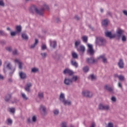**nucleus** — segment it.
Returning <instances> with one entry per match:
<instances>
[{"label": "nucleus", "instance_id": "nucleus-1", "mask_svg": "<svg viewBox=\"0 0 127 127\" xmlns=\"http://www.w3.org/2000/svg\"><path fill=\"white\" fill-rule=\"evenodd\" d=\"M44 9H49V6L47 4H44L43 7L41 9H38V8L35 5H32L30 8V11L31 12H33V11H36L37 14L39 15H43Z\"/></svg>", "mask_w": 127, "mask_h": 127}, {"label": "nucleus", "instance_id": "nucleus-2", "mask_svg": "<svg viewBox=\"0 0 127 127\" xmlns=\"http://www.w3.org/2000/svg\"><path fill=\"white\" fill-rule=\"evenodd\" d=\"M8 70L10 75H12L13 73H14V71H15V68L12 67L11 64L9 62H7L4 66L3 68L4 73L7 72Z\"/></svg>", "mask_w": 127, "mask_h": 127}, {"label": "nucleus", "instance_id": "nucleus-3", "mask_svg": "<svg viewBox=\"0 0 127 127\" xmlns=\"http://www.w3.org/2000/svg\"><path fill=\"white\" fill-rule=\"evenodd\" d=\"M81 44V41H76L75 42V47L79 53H84L86 51L85 46Z\"/></svg>", "mask_w": 127, "mask_h": 127}, {"label": "nucleus", "instance_id": "nucleus-4", "mask_svg": "<svg viewBox=\"0 0 127 127\" xmlns=\"http://www.w3.org/2000/svg\"><path fill=\"white\" fill-rule=\"evenodd\" d=\"M81 95L83 96V97H87V98H92V97H93V93L88 89L82 90Z\"/></svg>", "mask_w": 127, "mask_h": 127}, {"label": "nucleus", "instance_id": "nucleus-5", "mask_svg": "<svg viewBox=\"0 0 127 127\" xmlns=\"http://www.w3.org/2000/svg\"><path fill=\"white\" fill-rule=\"evenodd\" d=\"M106 40L102 37H97L96 39V44L97 45H104L106 43Z\"/></svg>", "mask_w": 127, "mask_h": 127}, {"label": "nucleus", "instance_id": "nucleus-6", "mask_svg": "<svg viewBox=\"0 0 127 127\" xmlns=\"http://www.w3.org/2000/svg\"><path fill=\"white\" fill-rule=\"evenodd\" d=\"M39 110L43 116H46V115H47V108L45 105H40Z\"/></svg>", "mask_w": 127, "mask_h": 127}, {"label": "nucleus", "instance_id": "nucleus-7", "mask_svg": "<svg viewBox=\"0 0 127 127\" xmlns=\"http://www.w3.org/2000/svg\"><path fill=\"white\" fill-rule=\"evenodd\" d=\"M87 54L89 55H94L95 51L93 49V45L90 44H87Z\"/></svg>", "mask_w": 127, "mask_h": 127}, {"label": "nucleus", "instance_id": "nucleus-8", "mask_svg": "<svg viewBox=\"0 0 127 127\" xmlns=\"http://www.w3.org/2000/svg\"><path fill=\"white\" fill-rule=\"evenodd\" d=\"M125 31L121 28H118L116 30V33L114 34L115 38L117 37V38H120L124 34Z\"/></svg>", "mask_w": 127, "mask_h": 127}, {"label": "nucleus", "instance_id": "nucleus-9", "mask_svg": "<svg viewBox=\"0 0 127 127\" xmlns=\"http://www.w3.org/2000/svg\"><path fill=\"white\" fill-rule=\"evenodd\" d=\"M99 109L100 110H104L105 111H110V106L103 104H99Z\"/></svg>", "mask_w": 127, "mask_h": 127}, {"label": "nucleus", "instance_id": "nucleus-10", "mask_svg": "<svg viewBox=\"0 0 127 127\" xmlns=\"http://www.w3.org/2000/svg\"><path fill=\"white\" fill-rule=\"evenodd\" d=\"M64 83L66 86H70L71 84H72V80H71V78L69 77H65L64 80Z\"/></svg>", "mask_w": 127, "mask_h": 127}, {"label": "nucleus", "instance_id": "nucleus-11", "mask_svg": "<svg viewBox=\"0 0 127 127\" xmlns=\"http://www.w3.org/2000/svg\"><path fill=\"white\" fill-rule=\"evenodd\" d=\"M19 76L22 80H24V79H26V78H27V75H26V73H25V72L23 71L19 72Z\"/></svg>", "mask_w": 127, "mask_h": 127}, {"label": "nucleus", "instance_id": "nucleus-12", "mask_svg": "<svg viewBox=\"0 0 127 127\" xmlns=\"http://www.w3.org/2000/svg\"><path fill=\"white\" fill-rule=\"evenodd\" d=\"M65 100L66 98H65V93L63 92L61 93L59 97V100L60 102L63 103Z\"/></svg>", "mask_w": 127, "mask_h": 127}, {"label": "nucleus", "instance_id": "nucleus-13", "mask_svg": "<svg viewBox=\"0 0 127 127\" xmlns=\"http://www.w3.org/2000/svg\"><path fill=\"white\" fill-rule=\"evenodd\" d=\"M98 59L99 60H102L103 63H108V60L107 59V58H106V55H102L98 57Z\"/></svg>", "mask_w": 127, "mask_h": 127}, {"label": "nucleus", "instance_id": "nucleus-14", "mask_svg": "<svg viewBox=\"0 0 127 127\" xmlns=\"http://www.w3.org/2000/svg\"><path fill=\"white\" fill-rule=\"evenodd\" d=\"M64 74V75H66L67 74H68V75H73L74 74V72L72 71V70L69 69V68H66L64 70L63 72Z\"/></svg>", "mask_w": 127, "mask_h": 127}, {"label": "nucleus", "instance_id": "nucleus-15", "mask_svg": "<svg viewBox=\"0 0 127 127\" xmlns=\"http://www.w3.org/2000/svg\"><path fill=\"white\" fill-rule=\"evenodd\" d=\"M70 63L72 66L75 67V68H78V67H79V64H78V63L76 61V60L74 59L71 60Z\"/></svg>", "mask_w": 127, "mask_h": 127}, {"label": "nucleus", "instance_id": "nucleus-16", "mask_svg": "<svg viewBox=\"0 0 127 127\" xmlns=\"http://www.w3.org/2000/svg\"><path fill=\"white\" fill-rule=\"evenodd\" d=\"M105 35L107 37H109V38H115V34H112V32H106Z\"/></svg>", "mask_w": 127, "mask_h": 127}, {"label": "nucleus", "instance_id": "nucleus-17", "mask_svg": "<svg viewBox=\"0 0 127 127\" xmlns=\"http://www.w3.org/2000/svg\"><path fill=\"white\" fill-rule=\"evenodd\" d=\"M32 87V84L31 83H28L25 87V90L27 92H30V88Z\"/></svg>", "mask_w": 127, "mask_h": 127}, {"label": "nucleus", "instance_id": "nucleus-18", "mask_svg": "<svg viewBox=\"0 0 127 127\" xmlns=\"http://www.w3.org/2000/svg\"><path fill=\"white\" fill-rule=\"evenodd\" d=\"M118 67L120 68V69H123L125 67V63H124V61L122 60H120L118 62Z\"/></svg>", "mask_w": 127, "mask_h": 127}, {"label": "nucleus", "instance_id": "nucleus-19", "mask_svg": "<svg viewBox=\"0 0 127 127\" xmlns=\"http://www.w3.org/2000/svg\"><path fill=\"white\" fill-rule=\"evenodd\" d=\"M105 89H106V90H107V91H109V92H110L111 93H113V92H114V88L110 86V85H106L105 86Z\"/></svg>", "mask_w": 127, "mask_h": 127}, {"label": "nucleus", "instance_id": "nucleus-20", "mask_svg": "<svg viewBox=\"0 0 127 127\" xmlns=\"http://www.w3.org/2000/svg\"><path fill=\"white\" fill-rule=\"evenodd\" d=\"M64 106H71L72 102L70 100H66L64 101L63 103Z\"/></svg>", "mask_w": 127, "mask_h": 127}, {"label": "nucleus", "instance_id": "nucleus-21", "mask_svg": "<svg viewBox=\"0 0 127 127\" xmlns=\"http://www.w3.org/2000/svg\"><path fill=\"white\" fill-rule=\"evenodd\" d=\"M36 121H37V117L35 115L32 117L31 121L29 120V119L28 120L29 123H36Z\"/></svg>", "mask_w": 127, "mask_h": 127}, {"label": "nucleus", "instance_id": "nucleus-22", "mask_svg": "<svg viewBox=\"0 0 127 127\" xmlns=\"http://www.w3.org/2000/svg\"><path fill=\"white\" fill-rule=\"evenodd\" d=\"M31 73H38V72H39V68H38V67H32L31 68Z\"/></svg>", "mask_w": 127, "mask_h": 127}, {"label": "nucleus", "instance_id": "nucleus-23", "mask_svg": "<svg viewBox=\"0 0 127 127\" xmlns=\"http://www.w3.org/2000/svg\"><path fill=\"white\" fill-rule=\"evenodd\" d=\"M57 44H56V41H52L50 42V46L52 48H55Z\"/></svg>", "mask_w": 127, "mask_h": 127}, {"label": "nucleus", "instance_id": "nucleus-24", "mask_svg": "<svg viewBox=\"0 0 127 127\" xmlns=\"http://www.w3.org/2000/svg\"><path fill=\"white\" fill-rule=\"evenodd\" d=\"M38 97L40 99H43V98L44 97V93H43V92L42 91L38 92Z\"/></svg>", "mask_w": 127, "mask_h": 127}, {"label": "nucleus", "instance_id": "nucleus-25", "mask_svg": "<svg viewBox=\"0 0 127 127\" xmlns=\"http://www.w3.org/2000/svg\"><path fill=\"white\" fill-rule=\"evenodd\" d=\"M120 37H121V40L123 42H126V41L127 40V35L123 34Z\"/></svg>", "mask_w": 127, "mask_h": 127}, {"label": "nucleus", "instance_id": "nucleus-26", "mask_svg": "<svg viewBox=\"0 0 127 127\" xmlns=\"http://www.w3.org/2000/svg\"><path fill=\"white\" fill-rule=\"evenodd\" d=\"M21 96L22 99L24 100V101H27L28 100V97L26 96V94L24 93H21Z\"/></svg>", "mask_w": 127, "mask_h": 127}, {"label": "nucleus", "instance_id": "nucleus-27", "mask_svg": "<svg viewBox=\"0 0 127 127\" xmlns=\"http://www.w3.org/2000/svg\"><path fill=\"white\" fill-rule=\"evenodd\" d=\"M22 38L24 40H28V36L25 33H23L21 34Z\"/></svg>", "mask_w": 127, "mask_h": 127}, {"label": "nucleus", "instance_id": "nucleus-28", "mask_svg": "<svg viewBox=\"0 0 127 127\" xmlns=\"http://www.w3.org/2000/svg\"><path fill=\"white\" fill-rule=\"evenodd\" d=\"M6 124L8 126H11V125H12V120L10 118H8L6 121Z\"/></svg>", "mask_w": 127, "mask_h": 127}, {"label": "nucleus", "instance_id": "nucleus-29", "mask_svg": "<svg viewBox=\"0 0 127 127\" xmlns=\"http://www.w3.org/2000/svg\"><path fill=\"white\" fill-rule=\"evenodd\" d=\"M16 30L17 32H21L22 30V27L21 25H17L16 26Z\"/></svg>", "mask_w": 127, "mask_h": 127}, {"label": "nucleus", "instance_id": "nucleus-30", "mask_svg": "<svg viewBox=\"0 0 127 127\" xmlns=\"http://www.w3.org/2000/svg\"><path fill=\"white\" fill-rule=\"evenodd\" d=\"M109 24V20L108 19H105L102 21V24L104 26H107V24Z\"/></svg>", "mask_w": 127, "mask_h": 127}, {"label": "nucleus", "instance_id": "nucleus-31", "mask_svg": "<svg viewBox=\"0 0 127 127\" xmlns=\"http://www.w3.org/2000/svg\"><path fill=\"white\" fill-rule=\"evenodd\" d=\"M70 80L72 83H73V82H76V81L78 80V76H77V75L73 76L72 77L70 78Z\"/></svg>", "mask_w": 127, "mask_h": 127}, {"label": "nucleus", "instance_id": "nucleus-32", "mask_svg": "<svg viewBox=\"0 0 127 127\" xmlns=\"http://www.w3.org/2000/svg\"><path fill=\"white\" fill-rule=\"evenodd\" d=\"M41 56L42 58L43 59H45L47 57V53L46 52H42L41 53Z\"/></svg>", "mask_w": 127, "mask_h": 127}, {"label": "nucleus", "instance_id": "nucleus-33", "mask_svg": "<svg viewBox=\"0 0 127 127\" xmlns=\"http://www.w3.org/2000/svg\"><path fill=\"white\" fill-rule=\"evenodd\" d=\"M93 58L86 59V62H87L88 64H93Z\"/></svg>", "mask_w": 127, "mask_h": 127}, {"label": "nucleus", "instance_id": "nucleus-34", "mask_svg": "<svg viewBox=\"0 0 127 127\" xmlns=\"http://www.w3.org/2000/svg\"><path fill=\"white\" fill-rule=\"evenodd\" d=\"M115 77H117L118 78H119V80H120L121 81H124V80H125V77L123 75L119 76V75L118 74H115Z\"/></svg>", "mask_w": 127, "mask_h": 127}, {"label": "nucleus", "instance_id": "nucleus-35", "mask_svg": "<svg viewBox=\"0 0 127 127\" xmlns=\"http://www.w3.org/2000/svg\"><path fill=\"white\" fill-rule=\"evenodd\" d=\"M72 56L73 58L74 59H78V54H77L76 52H72Z\"/></svg>", "mask_w": 127, "mask_h": 127}, {"label": "nucleus", "instance_id": "nucleus-36", "mask_svg": "<svg viewBox=\"0 0 127 127\" xmlns=\"http://www.w3.org/2000/svg\"><path fill=\"white\" fill-rule=\"evenodd\" d=\"M59 110L55 109L53 110V114L54 116H58L59 115Z\"/></svg>", "mask_w": 127, "mask_h": 127}, {"label": "nucleus", "instance_id": "nucleus-37", "mask_svg": "<svg viewBox=\"0 0 127 127\" xmlns=\"http://www.w3.org/2000/svg\"><path fill=\"white\" fill-rule=\"evenodd\" d=\"M82 41L84 43H86L88 41V37L86 36H83L82 37Z\"/></svg>", "mask_w": 127, "mask_h": 127}, {"label": "nucleus", "instance_id": "nucleus-38", "mask_svg": "<svg viewBox=\"0 0 127 127\" xmlns=\"http://www.w3.org/2000/svg\"><path fill=\"white\" fill-rule=\"evenodd\" d=\"M106 127H114V123L113 122H109Z\"/></svg>", "mask_w": 127, "mask_h": 127}, {"label": "nucleus", "instance_id": "nucleus-39", "mask_svg": "<svg viewBox=\"0 0 127 127\" xmlns=\"http://www.w3.org/2000/svg\"><path fill=\"white\" fill-rule=\"evenodd\" d=\"M21 62V61H20V60L19 59H17L16 58L14 60V63H15V64H18L19 63H20Z\"/></svg>", "mask_w": 127, "mask_h": 127}, {"label": "nucleus", "instance_id": "nucleus-40", "mask_svg": "<svg viewBox=\"0 0 127 127\" xmlns=\"http://www.w3.org/2000/svg\"><path fill=\"white\" fill-rule=\"evenodd\" d=\"M9 111L11 114H14L15 113V109L14 108H11L9 109Z\"/></svg>", "mask_w": 127, "mask_h": 127}, {"label": "nucleus", "instance_id": "nucleus-41", "mask_svg": "<svg viewBox=\"0 0 127 127\" xmlns=\"http://www.w3.org/2000/svg\"><path fill=\"white\" fill-rule=\"evenodd\" d=\"M89 78L91 79V80H92V81H94V80H96L97 77L95 75L91 74L90 75Z\"/></svg>", "mask_w": 127, "mask_h": 127}, {"label": "nucleus", "instance_id": "nucleus-42", "mask_svg": "<svg viewBox=\"0 0 127 127\" xmlns=\"http://www.w3.org/2000/svg\"><path fill=\"white\" fill-rule=\"evenodd\" d=\"M99 58L97 59H94L93 58L92 60V64H96V63H98V60H100V59H98Z\"/></svg>", "mask_w": 127, "mask_h": 127}, {"label": "nucleus", "instance_id": "nucleus-43", "mask_svg": "<svg viewBox=\"0 0 127 127\" xmlns=\"http://www.w3.org/2000/svg\"><path fill=\"white\" fill-rule=\"evenodd\" d=\"M111 101L112 103H116V102H117V97L115 96H112L111 97Z\"/></svg>", "mask_w": 127, "mask_h": 127}, {"label": "nucleus", "instance_id": "nucleus-44", "mask_svg": "<svg viewBox=\"0 0 127 127\" xmlns=\"http://www.w3.org/2000/svg\"><path fill=\"white\" fill-rule=\"evenodd\" d=\"M16 33H17V31H11L10 34L11 36H15V35H16Z\"/></svg>", "mask_w": 127, "mask_h": 127}, {"label": "nucleus", "instance_id": "nucleus-45", "mask_svg": "<svg viewBox=\"0 0 127 127\" xmlns=\"http://www.w3.org/2000/svg\"><path fill=\"white\" fill-rule=\"evenodd\" d=\"M83 72H88L89 71V67L88 66H84L83 68Z\"/></svg>", "mask_w": 127, "mask_h": 127}, {"label": "nucleus", "instance_id": "nucleus-46", "mask_svg": "<svg viewBox=\"0 0 127 127\" xmlns=\"http://www.w3.org/2000/svg\"><path fill=\"white\" fill-rule=\"evenodd\" d=\"M47 47L46 46V45H45V44H43L41 46V49L42 50H46V49H47Z\"/></svg>", "mask_w": 127, "mask_h": 127}, {"label": "nucleus", "instance_id": "nucleus-47", "mask_svg": "<svg viewBox=\"0 0 127 127\" xmlns=\"http://www.w3.org/2000/svg\"><path fill=\"white\" fill-rule=\"evenodd\" d=\"M5 49L6 50H7V51H8L9 52H10V51L12 50V48H11V47L9 46L6 47Z\"/></svg>", "mask_w": 127, "mask_h": 127}, {"label": "nucleus", "instance_id": "nucleus-48", "mask_svg": "<svg viewBox=\"0 0 127 127\" xmlns=\"http://www.w3.org/2000/svg\"><path fill=\"white\" fill-rule=\"evenodd\" d=\"M18 65L19 69H22V67L23 66V64L22 63V62H21L18 64Z\"/></svg>", "mask_w": 127, "mask_h": 127}, {"label": "nucleus", "instance_id": "nucleus-49", "mask_svg": "<svg viewBox=\"0 0 127 127\" xmlns=\"http://www.w3.org/2000/svg\"><path fill=\"white\" fill-rule=\"evenodd\" d=\"M62 127H68L67 126V123L66 122H63L61 124Z\"/></svg>", "mask_w": 127, "mask_h": 127}, {"label": "nucleus", "instance_id": "nucleus-50", "mask_svg": "<svg viewBox=\"0 0 127 127\" xmlns=\"http://www.w3.org/2000/svg\"><path fill=\"white\" fill-rule=\"evenodd\" d=\"M12 54L13 55H17L18 54V51H17V50H14L12 52Z\"/></svg>", "mask_w": 127, "mask_h": 127}, {"label": "nucleus", "instance_id": "nucleus-51", "mask_svg": "<svg viewBox=\"0 0 127 127\" xmlns=\"http://www.w3.org/2000/svg\"><path fill=\"white\" fill-rule=\"evenodd\" d=\"M10 99V95H8L7 96L5 97V101H8Z\"/></svg>", "mask_w": 127, "mask_h": 127}, {"label": "nucleus", "instance_id": "nucleus-52", "mask_svg": "<svg viewBox=\"0 0 127 127\" xmlns=\"http://www.w3.org/2000/svg\"><path fill=\"white\" fill-rule=\"evenodd\" d=\"M0 44H2V45H3V44H5V41L0 40Z\"/></svg>", "mask_w": 127, "mask_h": 127}, {"label": "nucleus", "instance_id": "nucleus-53", "mask_svg": "<svg viewBox=\"0 0 127 127\" xmlns=\"http://www.w3.org/2000/svg\"><path fill=\"white\" fill-rule=\"evenodd\" d=\"M0 5L1 6H3V5H4V3H3V1L1 0H0Z\"/></svg>", "mask_w": 127, "mask_h": 127}, {"label": "nucleus", "instance_id": "nucleus-54", "mask_svg": "<svg viewBox=\"0 0 127 127\" xmlns=\"http://www.w3.org/2000/svg\"><path fill=\"white\" fill-rule=\"evenodd\" d=\"M38 42H39V41H38V39H35V43H34V44H35V45H37L38 44Z\"/></svg>", "mask_w": 127, "mask_h": 127}, {"label": "nucleus", "instance_id": "nucleus-55", "mask_svg": "<svg viewBox=\"0 0 127 127\" xmlns=\"http://www.w3.org/2000/svg\"><path fill=\"white\" fill-rule=\"evenodd\" d=\"M4 78V77H3V76L0 74V81H1V80H3Z\"/></svg>", "mask_w": 127, "mask_h": 127}, {"label": "nucleus", "instance_id": "nucleus-56", "mask_svg": "<svg viewBox=\"0 0 127 127\" xmlns=\"http://www.w3.org/2000/svg\"><path fill=\"white\" fill-rule=\"evenodd\" d=\"M4 34V32L2 30H0V35H3Z\"/></svg>", "mask_w": 127, "mask_h": 127}, {"label": "nucleus", "instance_id": "nucleus-57", "mask_svg": "<svg viewBox=\"0 0 127 127\" xmlns=\"http://www.w3.org/2000/svg\"><path fill=\"white\" fill-rule=\"evenodd\" d=\"M96 127V124H95V123H92L91 124V126L90 127Z\"/></svg>", "mask_w": 127, "mask_h": 127}, {"label": "nucleus", "instance_id": "nucleus-58", "mask_svg": "<svg viewBox=\"0 0 127 127\" xmlns=\"http://www.w3.org/2000/svg\"><path fill=\"white\" fill-rule=\"evenodd\" d=\"M7 30L8 31H9L10 33V32H11V31H11V29L10 28L8 27L7 28Z\"/></svg>", "mask_w": 127, "mask_h": 127}, {"label": "nucleus", "instance_id": "nucleus-59", "mask_svg": "<svg viewBox=\"0 0 127 127\" xmlns=\"http://www.w3.org/2000/svg\"><path fill=\"white\" fill-rule=\"evenodd\" d=\"M118 86L119 87V88H122V83L121 82H119L118 83Z\"/></svg>", "mask_w": 127, "mask_h": 127}, {"label": "nucleus", "instance_id": "nucleus-60", "mask_svg": "<svg viewBox=\"0 0 127 127\" xmlns=\"http://www.w3.org/2000/svg\"><path fill=\"white\" fill-rule=\"evenodd\" d=\"M35 46H36V45L35 44H34L31 45L30 47H31V48H34V47H35Z\"/></svg>", "mask_w": 127, "mask_h": 127}, {"label": "nucleus", "instance_id": "nucleus-61", "mask_svg": "<svg viewBox=\"0 0 127 127\" xmlns=\"http://www.w3.org/2000/svg\"><path fill=\"white\" fill-rule=\"evenodd\" d=\"M100 11H101V12H103L104 11V9L101 8L100 9Z\"/></svg>", "mask_w": 127, "mask_h": 127}, {"label": "nucleus", "instance_id": "nucleus-62", "mask_svg": "<svg viewBox=\"0 0 127 127\" xmlns=\"http://www.w3.org/2000/svg\"><path fill=\"white\" fill-rule=\"evenodd\" d=\"M2 62H1V60L0 59V66H1Z\"/></svg>", "mask_w": 127, "mask_h": 127}, {"label": "nucleus", "instance_id": "nucleus-63", "mask_svg": "<svg viewBox=\"0 0 127 127\" xmlns=\"http://www.w3.org/2000/svg\"><path fill=\"white\" fill-rule=\"evenodd\" d=\"M76 19H79V17L77 16H75Z\"/></svg>", "mask_w": 127, "mask_h": 127}, {"label": "nucleus", "instance_id": "nucleus-64", "mask_svg": "<svg viewBox=\"0 0 127 127\" xmlns=\"http://www.w3.org/2000/svg\"><path fill=\"white\" fill-rule=\"evenodd\" d=\"M70 127H74V126H71Z\"/></svg>", "mask_w": 127, "mask_h": 127}]
</instances>
